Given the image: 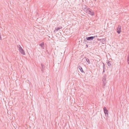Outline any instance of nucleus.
<instances>
[{"label":"nucleus","mask_w":129,"mask_h":129,"mask_svg":"<svg viewBox=\"0 0 129 129\" xmlns=\"http://www.w3.org/2000/svg\"><path fill=\"white\" fill-rule=\"evenodd\" d=\"M86 46L87 48L88 47V45H87L86 44Z\"/></svg>","instance_id":"aec40b11"},{"label":"nucleus","mask_w":129,"mask_h":129,"mask_svg":"<svg viewBox=\"0 0 129 129\" xmlns=\"http://www.w3.org/2000/svg\"><path fill=\"white\" fill-rule=\"evenodd\" d=\"M20 52H21V54H22L23 55H24L25 54V53L24 52V50L22 49V47H21L20 49H19Z\"/></svg>","instance_id":"0eeeda50"},{"label":"nucleus","mask_w":129,"mask_h":129,"mask_svg":"<svg viewBox=\"0 0 129 129\" xmlns=\"http://www.w3.org/2000/svg\"><path fill=\"white\" fill-rule=\"evenodd\" d=\"M62 28V27L61 26L60 27H56L55 28V30H54V32L55 33H56L57 31L59 30L60 29H61Z\"/></svg>","instance_id":"6e6552de"},{"label":"nucleus","mask_w":129,"mask_h":129,"mask_svg":"<svg viewBox=\"0 0 129 129\" xmlns=\"http://www.w3.org/2000/svg\"><path fill=\"white\" fill-rule=\"evenodd\" d=\"M98 41H101V39H98Z\"/></svg>","instance_id":"6ab92c4d"},{"label":"nucleus","mask_w":129,"mask_h":129,"mask_svg":"<svg viewBox=\"0 0 129 129\" xmlns=\"http://www.w3.org/2000/svg\"><path fill=\"white\" fill-rule=\"evenodd\" d=\"M121 26L119 25L118 27L117 28V32L119 34H120L121 32Z\"/></svg>","instance_id":"20e7f679"},{"label":"nucleus","mask_w":129,"mask_h":129,"mask_svg":"<svg viewBox=\"0 0 129 129\" xmlns=\"http://www.w3.org/2000/svg\"><path fill=\"white\" fill-rule=\"evenodd\" d=\"M105 72V69H103V73H104Z\"/></svg>","instance_id":"a211bd4d"},{"label":"nucleus","mask_w":129,"mask_h":129,"mask_svg":"<svg viewBox=\"0 0 129 129\" xmlns=\"http://www.w3.org/2000/svg\"><path fill=\"white\" fill-rule=\"evenodd\" d=\"M107 63L108 66H110L112 65L110 63V61L109 60H107Z\"/></svg>","instance_id":"9b49d317"},{"label":"nucleus","mask_w":129,"mask_h":129,"mask_svg":"<svg viewBox=\"0 0 129 129\" xmlns=\"http://www.w3.org/2000/svg\"><path fill=\"white\" fill-rule=\"evenodd\" d=\"M97 36H91L89 37H86V39L87 40L91 41L95 37H97Z\"/></svg>","instance_id":"f03ea898"},{"label":"nucleus","mask_w":129,"mask_h":129,"mask_svg":"<svg viewBox=\"0 0 129 129\" xmlns=\"http://www.w3.org/2000/svg\"><path fill=\"white\" fill-rule=\"evenodd\" d=\"M17 47L19 48V49H20L21 47H22L20 45H17Z\"/></svg>","instance_id":"f3484780"},{"label":"nucleus","mask_w":129,"mask_h":129,"mask_svg":"<svg viewBox=\"0 0 129 129\" xmlns=\"http://www.w3.org/2000/svg\"><path fill=\"white\" fill-rule=\"evenodd\" d=\"M85 58L86 59V61H87V63L89 64H90V62L89 59L88 58H87L86 57H85Z\"/></svg>","instance_id":"ddd939ff"},{"label":"nucleus","mask_w":129,"mask_h":129,"mask_svg":"<svg viewBox=\"0 0 129 129\" xmlns=\"http://www.w3.org/2000/svg\"><path fill=\"white\" fill-rule=\"evenodd\" d=\"M103 69H105V64L103 63Z\"/></svg>","instance_id":"dca6fc26"},{"label":"nucleus","mask_w":129,"mask_h":129,"mask_svg":"<svg viewBox=\"0 0 129 129\" xmlns=\"http://www.w3.org/2000/svg\"><path fill=\"white\" fill-rule=\"evenodd\" d=\"M41 66L42 68L41 71L42 72H43V71H44V70L45 69V66H44V65L43 64H41Z\"/></svg>","instance_id":"1a4fd4ad"},{"label":"nucleus","mask_w":129,"mask_h":129,"mask_svg":"<svg viewBox=\"0 0 129 129\" xmlns=\"http://www.w3.org/2000/svg\"><path fill=\"white\" fill-rule=\"evenodd\" d=\"M107 76L106 74H104L102 78V81L104 83V84H105L106 82V79Z\"/></svg>","instance_id":"7ed1b4c3"},{"label":"nucleus","mask_w":129,"mask_h":129,"mask_svg":"<svg viewBox=\"0 0 129 129\" xmlns=\"http://www.w3.org/2000/svg\"><path fill=\"white\" fill-rule=\"evenodd\" d=\"M101 42H102V43L103 44H104L106 42V39H101Z\"/></svg>","instance_id":"9d476101"},{"label":"nucleus","mask_w":129,"mask_h":129,"mask_svg":"<svg viewBox=\"0 0 129 129\" xmlns=\"http://www.w3.org/2000/svg\"><path fill=\"white\" fill-rule=\"evenodd\" d=\"M78 69H79L80 70V71L83 73H85V72L83 71L82 68L78 64Z\"/></svg>","instance_id":"423d86ee"},{"label":"nucleus","mask_w":129,"mask_h":129,"mask_svg":"<svg viewBox=\"0 0 129 129\" xmlns=\"http://www.w3.org/2000/svg\"><path fill=\"white\" fill-rule=\"evenodd\" d=\"M103 87L104 88H105V85L106 84V82L105 84H104V82H103Z\"/></svg>","instance_id":"4468645a"},{"label":"nucleus","mask_w":129,"mask_h":129,"mask_svg":"<svg viewBox=\"0 0 129 129\" xmlns=\"http://www.w3.org/2000/svg\"><path fill=\"white\" fill-rule=\"evenodd\" d=\"M84 8V10L86 11L87 13L91 16H93L94 15V13L93 11L91 9L89 8H87L86 7H84L83 8V9Z\"/></svg>","instance_id":"f257e3e1"},{"label":"nucleus","mask_w":129,"mask_h":129,"mask_svg":"<svg viewBox=\"0 0 129 129\" xmlns=\"http://www.w3.org/2000/svg\"><path fill=\"white\" fill-rule=\"evenodd\" d=\"M103 110L106 115H108V111L105 107H104L103 108Z\"/></svg>","instance_id":"39448f33"},{"label":"nucleus","mask_w":129,"mask_h":129,"mask_svg":"<svg viewBox=\"0 0 129 129\" xmlns=\"http://www.w3.org/2000/svg\"><path fill=\"white\" fill-rule=\"evenodd\" d=\"M94 1H96V0H94Z\"/></svg>","instance_id":"412c9836"},{"label":"nucleus","mask_w":129,"mask_h":129,"mask_svg":"<svg viewBox=\"0 0 129 129\" xmlns=\"http://www.w3.org/2000/svg\"><path fill=\"white\" fill-rule=\"evenodd\" d=\"M44 42H42L41 43V44H39V45L42 48H43L44 47Z\"/></svg>","instance_id":"f8f14e48"},{"label":"nucleus","mask_w":129,"mask_h":129,"mask_svg":"<svg viewBox=\"0 0 129 129\" xmlns=\"http://www.w3.org/2000/svg\"><path fill=\"white\" fill-rule=\"evenodd\" d=\"M127 60L128 63V64H129V55H128L127 56Z\"/></svg>","instance_id":"2eb2a0df"}]
</instances>
